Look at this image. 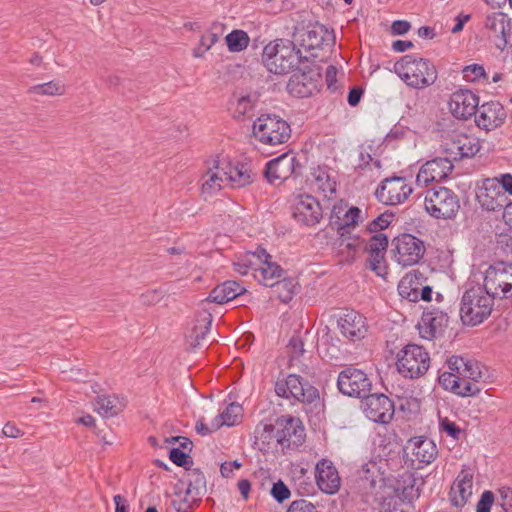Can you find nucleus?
Instances as JSON below:
<instances>
[{"mask_svg": "<svg viewBox=\"0 0 512 512\" xmlns=\"http://www.w3.org/2000/svg\"><path fill=\"white\" fill-rule=\"evenodd\" d=\"M393 69L407 86L414 89H425L438 78L436 66L429 59L414 54L401 57Z\"/></svg>", "mask_w": 512, "mask_h": 512, "instance_id": "obj_1", "label": "nucleus"}, {"mask_svg": "<svg viewBox=\"0 0 512 512\" xmlns=\"http://www.w3.org/2000/svg\"><path fill=\"white\" fill-rule=\"evenodd\" d=\"M262 61L271 73L282 75L307 61V57L302 55L293 41L277 39L264 47Z\"/></svg>", "mask_w": 512, "mask_h": 512, "instance_id": "obj_2", "label": "nucleus"}, {"mask_svg": "<svg viewBox=\"0 0 512 512\" xmlns=\"http://www.w3.org/2000/svg\"><path fill=\"white\" fill-rule=\"evenodd\" d=\"M494 298L481 286L467 289L461 299L460 318L464 325L476 326L487 319L494 305Z\"/></svg>", "mask_w": 512, "mask_h": 512, "instance_id": "obj_3", "label": "nucleus"}, {"mask_svg": "<svg viewBox=\"0 0 512 512\" xmlns=\"http://www.w3.org/2000/svg\"><path fill=\"white\" fill-rule=\"evenodd\" d=\"M277 396L302 403L306 406L317 407L320 395L316 387L296 374H289L285 379H279L274 387Z\"/></svg>", "mask_w": 512, "mask_h": 512, "instance_id": "obj_4", "label": "nucleus"}, {"mask_svg": "<svg viewBox=\"0 0 512 512\" xmlns=\"http://www.w3.org/2000/svg\"><path fill=\"white\" fill-rule=\"evenodd\" d=\"M424 207L435 219H453L459 211V198L454 191L436 186L425 192Z\"/></svg>", "mask_w": 512, "mask_h": 512, "instance_id": "obj_5", "label": "nucleus"}, {"mask_svg": "<svg viewBox=\"0 0 512 512\" xmlns=\"http://www.w3.org/2000/svg\"><path fill=\"white\" fill-rule=\"evenodd\" d=\"M253 135L263 144L278 145L286 143L290 139L291 128L280 116L265 114L254 121Z\"/></svg>", "mask_w": 512, "mask_h": 512, "instance_id": "obj_6", "label": "nucleus"}, {"mask_svg": "<svg viewBox=\"0 0 512 512\" xmlns=\"http://www.w3.org/2000/svg\"><path fill=\"white\" fill-rule=\"evenodd\" d=\"M396 366L405 378H419L429 369V353L420 345L408 344L398 353Z\"/></svg>", "mask_w": 512, "mask_h": 512, "instance_id": "obj_7", "label": "nucleus"}, {"mask_svg": "<svg viewBox=\"0 0 512 512\" xmlns=\"http://www.w3.org/2000/svg\"><path fill=\"white\" fill-rule=\"evenodd\" d=\"M483 288L491 296L505 299L512 296V264L499 261L485 271Z\"/></svg>", "mask_w": 512, "mask_h": 512, "instance_id": "obj_8", "label": "nucleus"}, {"mask_svg": "<svg viewBox=\"0 0 512 512\" xmlns=\"http://www.w3.org/2000/svg\"><path fill=\"white\" fill-rule=\"evenodd\" d=\"M337 387L343 395L363 399L370 393L372 381L363 370L349 366L339 373Z\"/></svg>", "mask_w": 512, "mask_h": 512, "instance_id": "obj_9", "label": "nucleus"}, {"mask_svg": "<svg viewBox=\"0 0 512 512\" xmlns=\"http://www.w3.org/2000/svg\"><path fill=\"white\" fill-rule=\"evenodd\" d=\"M394 260L402 267L417 264L425 253L422 240L411 234H402L392 241Z\"/></svg>", "mask_w": 512, "mask_h": 512, "instance_id": "obj_10", "label": "nucleus"}, {"mask_svg": "<svg viewBox=\"0 0 512 512\" xmlns=\"http://www.w3.org/2000/svg\"><path fill=\"white\" fill-rule=\"evenodd\" d=\"M275 442L282 449H295L305 441V428L299 418L282 416L276 420Z\"/></svg>", "mask_w": 512, "mask_h": 512, "instance_id": "obj_11", "label": "nucleus"}, {"mask_svg": "<svg viewBox=\"0 0 512 512\" xmlns=\"http://www.w3.org/2000/svg\"><path fill=\"white\" fill-rule=\"evenodd\" d=\"M412 191L413 188L405 177L392 176L380 182L375 196L381 203L395 206L405 202Z\"/></svg>", "mask_w": 512, "mask_h": 512, "instance_id": "obj_12", "label": "nucleus"}, {"mask_svg": "<svg viewBox=\"0 0 512 512\" xmlns=\"http://www.w3.org/2000/svg\"><path fill=\"white\" fill-rule=\"evenodd\" d=\"M361 407L367 418L379 423L388 424L394 416V402L385 394H368L362 399Z\"/></svg>", "mask_w": 512, "mask_h": 512, "instance_id": "obj_13", "label": "nucleus"}, {"mask_svg": "<svg viewBox=\"0 0 512 512\" xmlns=\"http://www.w3.org/2000/svg\"><path fill=\"white\" fill-rule=\"evenodd\" d=\"M449 370L459 374L461 382L477 389V394L482 390L478 383L485 376L484 366L478 361L462 356H451L447 360Z\"/></svg>", "mask_w": 512, "mask_h": 512, "instance_id": "obj_14", "label": "nucleus"}, {"mask_svg": "<svg viewBox=\"0 0 512 512\" xmlns=\"http://www.w3.org/2000/svg\"><path fill=\"white\" fill-rule=\"evenodd\" d=\"M301 165L293 153H284L266 164L264 175L269 183L282 182L297 175Z\"/></svg>", "mask_w": 512, "mask_h": 512, "instance_id": "obj_15", "label": "nucleus"}, {"mask_svg": "<svg viewBox=\"0 0 512 512\" xmlns=\"http://www.w3.org/2000/svg\"><path fill=\"white\" fill-rule=\"evenodd\" d=\"M320 74L317 70L304 67L295 71L287 83V91L297 98L310 97L317 90Z\"/></svg>", "mask_w": 512, "mask_h": 512, "instance_id": "obj_16", "label": "nucleus"}, {"mask_svg": "<svg viewBox=\"0 0 512 512\" xmlns=\"http://www.w3.org/2000/svg\"><path fill=\"white\" fill-rule=\"evenodd\" d=\"M252 257L257 258L258 261V263H254L252 260H249L250 266L258 265V267L253 268L254 278L262 285L270 287L284 274V270L277 263L271 261L272 257L265 249H257L252 254Z\"/></svg>", "mask_w": 512, "mask_h": 512, "instance_id": "obj_17", "label": "nucleus"}, {"mask_svg": "<svg viewBox=\"0 0 512 512\" xmlns=\"http://www.w3.org/2000/svg\"><path fill=\"white\" fill-rule=\"evenodd\" d=\"M404 450L407 456L411 455L412 462H417L416 469L429 465L438 455L434 441L423 436L411 438Z\"/></svg>", "mask_w": 512, "mask_h": 512, "instance_id": "obj_18", "label": "nucleus"}, {"mask_svg": "<svg viewBox=\"0 0 512 512\" xmlns=\"http://www.w3.org/2000/svg\"><path fill=\"white\" fill-rule=\"evenodd\" d=\"M473 478L474 473L468 467H463L458 473L448 493L453 507L462 509L468 503L473 494Z\"/></svg>", "mask_w": 512, "mask_h": 512, "instance_id": "obj_19", "label": "nucleus"}, {"mask_svg": "<svg viewBox=\"0 0 512 512\" xmlns=\"http://www.w3.org/2000/svg\"><path fill=\"white\" fill-rule=\"evenodd\" d=\"M293 218L305 226H315L323 217L319 201L311 195H299L293 206Z\"/></svg>", "mask_w": 512, "mask_h": 512, "instance_id": "obj_20", "label": "nucleus"}, {"mask_svg": "<svg viewBox=\"0 0 512 512\" xmlns=\"http://www.w3.org/2000/svg\"><path fill=\"white\" fill-rule=\"evenodd\" d=\"M454 166L451 159L435 158L423 164L416 176V184L419 187H426L434 181H440L448 177Z\"/></svg>", "mask_w": 512, "mask_h": 512, "instance_id": "obj_21", "label": "nucleus"}, {"mask_svg": "<svg viewBox=\"0 0 512 512\" xmlns=\"http://www.w3.org/2000/svg\"><path fill=\"white\" fill-rule=\"evenodd\" d=\"M479 139L467 134H455L445 144V151L449 159L457 161L463 158H471L480 151Z\"/></svg>", "mask_w": 512, "mask_h": 512, "instance_id": "obj_22", "label": "nucleus"}, {"mask_svg": "<svg viewBox=\"0 0 512 512\" xmlns=\"http://www.w3.org/2000/svg\"><path fill=\"white\" fill-rule=\"evenodd\" d=\"M449 107L456 118L468 119L476 115L479 97L471 90L459 89L451 95Z\"/></svg>", "mask_w": 512, "mask_h": 512, "instance_id": "obj_23", "label": "nucleus"}, {"mask_svg": "<svg viewBox=\"0 0 512 512\" xmlns=\"http://www.w3.org/2000/svg\"><path fill=\"white\" fill-rule=\"evenodd\" d=\"M507 117L506 111L499 102L491 101L482 104L478 108L476 125L486 131L494 130L501 126Z\"/></svg>", "mask_w": 512, "mask_h": 512, "instance_id": "obj_24", "label": "nucleus"}, {"mask_svg": "<svg viewBox=\"0 0 512 512\" xmlns=\"http://www.w3.org/2000/svg\"><path fill=\"white\" fill-rule=\"evenodd\" d=\"M342 335L352 341L364 338L367 332L366 318L355 310H346L338 320Z\"/></svg>", "mask_w": 512, "mask_h": 512, "instance_id": "obj_25", "label": "nucleus"}, {"mask_svg": "<svg viewBox=\"0 0 512 512\" xmlns=\"http://www.w3.org/2000/svg\"><path fill=\"white\" fill-rule=\"evenodd\" d=\"M448 321V315L442 311L433 310L424 312L421 317V322L418 325L419 333L422 338L431 340L444 332Z\"/></svg>", "mask_w": 512, "mask_h": 512, "instance_id": "obj_26", "label": "nucleus"}, {"mask_svg": "<svg viewBox=\"0 0 512 512\" xmlns=\"http://www.w3.org/2000/svg\"><path fill=\"white\" fill-rule=\"evenodd\" d=\"M316 483L319 489L326 494H334L340 488V477L333 463L322 459L316 464Z\"/></svg>", "mask_w": 512, "mask_h": 512, "instance_id": "obj_27", "label": "nucleus"}, {"mask_svg": "<svg viewBox=\"0 0 512 512\" xmlns=\"http://www.w3.org/2000/svg\"><path fill=\"white\" fill-rule=\"evenodd\" d=\"M482 207L488 211H498L506 206V194L496 187V180H485L483 191L478 195Z\"/></svg>", "mask_w": 512, "mask_h": 512, "instance_id": "obj_28", "label": "nucleus"}, {"mask_svg": "<svg viewBox=\"0 0 512 512\" xmlns=\"http://www.w3.org/2000/svg\"><path fill=\"white\" fill-rule=\"evenodd\" d=\"M485 27L499 39L500 43H497V47L504 48L507 45V36L511 30V20L507 14L494 12L488 15L485 20Z\"/></svg>", "mask_w": 512, "mask_h": 512, "instance_id": "obj_29", "label": "nucleus"}, {"mask_svg": "<svg viewBox=\"0 0 512 512\" xmlns=\"http://www.w3.org/2000/svg\"><path fill=\"white\" fill-rule=\"evenodd\" d=\"M245 288L236 281H225L224 283L216 286L209 296L201 303L204 306L206 303L224 304L235 299L237 296L243 294Z\"/></svg>", "mask_w": 512, "mask_h": 512, "instance_id": "obj_30", "label": "nucleus"}, {"mask_svg": "<svg viewBox=\"0 0 512 512\" xmlns=\"http://www.w3.org/2000/svg\"><path fill=\"white\" fill-rule=\"evenodd\" d=\"M438 382L445 390H449L458 396L471 397L477 395V389L461 382L459 374L452 370L440 374Z\"/></svg>", "mask_w": 512, "mask_h": 512, "instance_id": "obj_31", "label": "nucleus"}, {"mask_svg": "<svg viewBox=\"0 0 512 512\" xmlns=\"http://www.w3.org/2000/svg\"><path fill=\"white\" fill-rule=\"evenodd\" d=\"M228 170L223 175L234 188L244 187L254 180V174L248 164L227 162Z\"/></svg>", "mask_w": 512, "mask_h": 512, "instance_id": "obj_32", "label": "nucleus"}, {"mask_svg": "<svg viewBox=\"0 0 512 512\" xmlns=\"http://www.w3.org/2000/svg\"><path fill=\"white\" fill-rule=\"evenodd\" d=\"M195 322L196 323L190 334V345L193 348L199 347L201 345V341L205 339L207 333L210 331L212 325V314L206 310V308H203V310L197 314Z\"/></svg>", "mask_w": 512, "mask_h": 512, "instance_id": "obj_33", "label": "nucleus"}, {"mask_svg": "<svg viewBox=\"0 0 512 512\" xmlns=\"http://www.w3.org/2000/svg\"><path fill=\"white\" fill-rule=\"evenodd\" d=\"M314 185L325 197H330L336 192L337 183L326 167L318 166L312 172Z\"/></svg>", "mask_w": 512, "mask_h": 512, "instance_id": "obj_34", "label": "nucleus"}, {"mask_svg": "<svg viewBox=\"0 0 512 512\" xmlns=\"http://www.w3.org/2000/svg\"><path fill=\"white\" fill-rule=\"evenodd\" d=\"M93 406L94 411L103 417L115 416L123 409V405L116 396H99Z\"/></svg>", "mask_w": 512, "mask_h": 512, "instance_id": "obj_35", "label": "nucleus"}, {"mask_svg": "<svg viewBox=\"0 0 512 512\" xmlns=\"http://www.w3.org/2000/svg\"><path fill=\"white\" fill-rule=\"evenodd\" d=\"M242 415V407L238 403H230L225 410L217 415L213 420V428L222 426H234L238 423Z\"/></svg>", "mask_w": 512, "mask_h": 512, "instance_id": "obj_36", "label": "nucleus"}, {"mask_svg": "<svg viewBox=\"0 0 512 512\" xmlns=\"http://www.w3.org/2000/svg\"><path fill=\"white\" fill-rule=\"evenodd\" d=\"M181 483L186 484L188 494L193 493L199 498L206 491V479L199 469L188 470L185 479Z\"/></svg>", "mask_w": 512, "mask_h": 512, "instance_id": "obj_37", "label": "nucleus"}, {"mask_svg": "<svg viewBox=\"0 0 512 512\" xmlns=\"http://www.w3.org/2000/svg\"><path fill=\"white\" fill-rule=\"evenodd\" d=\"M423 278L422 273L417 270L407 274L399 284L400 294L407 297L410 301H416L418 298L419 290L417 287H412L413 284H420Z\"/></svg>", "mask_w": 512, "mask_h": 512, "instance_id": "obj_38", "label": "nucleus"}, {"mask_svg": "<svg viewBox=\"0 0 512 512\" xmlns=\"http://www.w3.org/2000/svg\"><path fill=\"white\" fill-rule=\"evenodd\" d=\"M270 287L281 302L288 303L295 294L296 284L291 278H283L276 280Z\"/></svg>", "mask_w": 512, "mask_h": 512, "instance_id": "obj_39", "label": "nucleus"}, {"mask_svg": "<svg viewBox=\"0 0 512 512\" xmlns=\"http://www.w3.org/2000/svg\"><path fill=\"white\" fill-rule=\"evenodd\" d=\"M200 500L201 498L193 493L188 494V490L185 489V495L178 492L175 493V498L172 499L171 505L177 512H192Z\"/></svg>", "mask_w": 512, "mask_h": 512, "instance_id": "obj_40", "label": "nucleus"}, {"mask_svg": "<svg viewBox=\"0 0 512 512\" xmlns=\"http://www.w3.org/2000/svg\"><path fill=\"white\" fill-rule=\"evenodd\" d=\"M361 214H362V211L358 207L353 206V207L349 208L345 212L341 222L338 225L337 230H338L339 235L343 237L345 234H349V230L351 228H355L356 225L360 221H362Z\"/></svg>", "mask_w": 512, "mask_h": 512, "instance_id": "obj_41", "label": "nucleus"}, {"mask_svg": "<svg viewBox=\"0 0 512 512\" xmlns=\"http://www.w3.org/2000/svg\"><path fill=\"white\" fill-rule=\"evenodd\" d=\"M229 51L241 52L245 50L250 42L248 34L243 30H233L225 37Z\"/></svg>", "mask_w": 512, "mask_h": 512, "instance_id": "obj_42", "label": "nucleus"}, {"mask_svg": "<svg viewBox=\"0 0 512 512\" xmlns=\"http://www.w3.org/2000/svg\"><path fill=\"white\" fill-rule=\"evenodd\" d=\"M30 94L42 96H61L65 93V86L59 81H50L31 86L28 90Z\"/></svg>", "mask_w": 512, "mask_h": 512, "instance_id": "obj_43", "label": "nucleus"}, {"mask_svg": "<svg viewBox=\"0 0 512 512\" xmlns=\"http://www.w3.org/2000/svg\"><path fill=\"white\" fill-rule=\"evenodd\" d=\"M295 37L306 50L320 47L323 41V37L316 30H303L295 34Z\"/></svg>", "mask_w": 512, "mask_h": 512, "instance_id": "obj_44", "label": "nucleus"}, {"mask_svg": "<svg viewBox=\"0 0 512 512\" xmlns=\"http://www.w3.org/2000/svg\"><path fill=\"white\" fill-rule=\"evenodd\" d=\"M224 184V178L220 176V171H214L211 167L208 169L206 179L202 184L203 194H213L219 191Z\"/></svg>", "mask_w": 512, "mask_h": 512, "instance_id": "obj_45", "label": "nucleus"}, {"mask_svg": "<svg viewBox=\"0 0 512 512\" xmlns=\"http://www.w3.org/2000/svg\"><path fill=\"white\" fill-rule=\"evenodd\" d=\"M386 252L368 253V268L376 273L377 276L384 277L387 274V263L385 259Z\"/></svg>", "mask_w": 512, "mask_h": 512, "instance_id": "obj_46", "label": "nucleus"}, {"mask_svg": "<svg viewBox=\"0 0 512 512\" xmlns=\"http://www.w3.org/2000/svg\"><path fill=\"white\" fill-rule=\"evenodd\" d=\"M394 219V214L392 212H384L380 214L378 217H376L374 220H372L367 225V231L369 233L378 234L381 233L382 230L389 227L391 222Z\"/></svg>", "mask_w": 512, "mask_h": 512, "instance_id": "obj_47", "label": "nucleus"}, {"mask_svg": "<svg viewBox=\"0 0 512 512\" xmlns=\"http://www.w3.org/2000/svg\"><path fill=\"white\" fill-rule=\"evenodd\" d=\"M388 247V237L384 233L374 234L365 244L364 249L367 253L386 252Z\"/></svg>", "mask_w": 512, "mask_h": 512, "instance_id": "obj_48", "label": "nucleus"}, {"mask_svg": "<svg viewBox=\"0 0 512 512\" xmlns=\"http://www.w3.org/2000/svg\"><path fill=\"white\" fill-rule=\"evenodd\" d=\"M219 40V34L217 32H209L203 35L200 39V43L193 50V56L195 58L202 57L216 42Z\"/></svg>", "mask_w": 512, "mask_h": 512, "instance_id": "obj_49", "label": "nucleus"}, {"mask_svg": "<svg viewBox=\"0 0 512 512\" xmlns=\"http://www.w3.org/2000/svg\"><path fill=\"white\" fill-rule=\"evenodd\" d=\"M275 432V425L272 424H265L262 427L258 426L256 428V438L263 444V447L260 448L261 450L265 449L264 445L269 446L271 441L275 440Z\"/></svg>", "mask_w": 512, "mask_h": 512, "instance_id": "obj_50", "label": "nucleus"}, {"mask_svg": "<svg viewBox=\"0 0 512 512\" xmlns=\"http://www.w3.org/2000/svg\"><path fill=\"white\" fill-rule=\"evenodd\" d=\"M271 495L277 502L282 503L290 498L291 492L287 485L283 481L279 480L273 484Z\"/></svg>", "mask_w": 512, "mask_h": 512, "instance_id": "obj_51", "label": "nucleus"}, {"mask_svg": "<svg viewBox=\"0 0 512 512\" xmlns=\"http://www.w3.org/2000/svg\"><path fill=\"white\" fill-rule=\"evenodd\" d=\"M463 76L468 81H477L481 77H485V69L482 65L472 64L463 68Z\"/></svg>", "mask_w": 512, "mask_h": 512, "instance_id": "obj_52", "label": "nucleus"}, {"mask_svg": "<svg viewBox=\"0 0 512 512\" xmlns=\"http://www.w3.org/2000/svg\"><path fill=\"white\" fill-rule=\"evenodd\" d=\"M286 512H319L317 507L306 499L291 502Z\"/></svg>", "mask_w": 512, "mask_h": 512, "instance_id": "obj_53", "label": "nucleus"}, {"mask_svg": "<svg viewBox=\"0 0 512 512\" xmlns=\"http://www.w3.org/2000/svg\"><path fill=\"white\" fill-rule=\"evenodd\" d=\"M253 107V103L250 96H242L237 99L235 109H234V117L241 118L245 116Z\"/></svg>", "mask_w": 512, "mask_h": 512, "instance_id": "obj_54", "label": "nucleus"}, {"mask_svg": "<svg viewBox=\"0 0 512 512\" xmlns=\"http://www.w3.org/2000/svg\"><path fill=\"white\" fill-rule=\"evenodd\" d=\"M498 503L504 510V512H512V488L501 487L498 489Z\"/></svg>", "mask_w": 512, "mask_h": 512, "instance_id": "obj_55", "label": "nucleus"}, {"mask_svg": "<svg viewBox=\"0 0 512 512\" xmlns=\"http://www.w3.org/2000/svg\"><path fill=\"white\" fill-rule=\"evenodd\" d=\"M440 429L455 440H459L463 434V431L460 429V427L457 426L453 421H450L448 418L441 419Z\"/></svg>", "mask_w": 512, "mask_h": 512, "instance_id": "obj_56", "label": "nucleus"}, {"mask_svg": "<svg viewBox=\"0 0 512 512\" xmlns=\"http://www.w3.org/2000/svg\"><path fill=\"white\" fill-rule=\"evenodd\" d=\"M494 501V493L489 490L484 491L477 503L476 512H490Z\"/></svg>", "mask_w": 512, "mask_h": 512, "instance_id": "obj_57", "label": "nucleus"}, {"mask_svg": "<svg viewBox=\"0 0 512 512\" xmlns=\"http://www.w3.org/2000/svg\"><path fill=\"white\" fill-rule=\"evenodd\" d=\"M169 459L180 467H186L189 463V455L180 448H172L169 452Z\"/></svg>", "mask_w": 512, "mask_h": 512, "instance_id": "obj_58", "label": "nucleus"}, {"mask_svg": "<svg viewBox=\"0 0 512 512\" xmlns=\"http://www.w3.org/2000/svg\"><path fill=\"white\" fill-rule=\"evenodd\" d=\"M492 180H496V187L500 184L504 193L512 195V175L510 173L501 174L499 177H495Z\"/></svg>", "mask_w": 512, "mask_h": 512, "instance_id": "obj_59", "label": "nucleus"}, {"mask_svg": "<svg viewBox=\"0 0 512 512\" xmlns=\"http://www.w3.org/2000/svg\"><path fill=\"white\" fill-rule=\"evenodd\" d=\"M288 348L291 349L292 357H299L304 352V343L298 336H293L288 343Z\"/></svg>", "mask_w": 512, "mask_h": 512, "instance_id": "obj_60", "label": "nucleus"}, {"mask_svg": "<svg viewBox=\"0 0 512 512\" xmlns=\"http://www.w3.org/2000/svg\"><path fill=\"white\" fill-rule=\"evenodd\" d=\"M162 293L158 290H150L141 295V302L144 305H154L160 301Z\"/></svg>", "mask_w": 512, "mask_h": 512, "instance_id": "obj_61", "label": "nucleus"}, {"mask_svg": "<svg viewBox=\"0 0 512 512\" xmlns=\"http://www.w3.org/2000/svg\"><path fill=\"white\" fill-rule=\"evenodd\" d=\"M340 236V246H345L349 250L357 251L360 249L362 242L358 237Z\"/></svg>", "mask_w": 512, "mask_h": 512, "instance_id": "obj_62", "label": "nucleus"}, {"mask_svg": "<svg viewBox=\"0 0 512 512\" xmlns=\"http://www.w3.org/2000/svg\"><path fill=\"white\" fill-rule=\"evenodd\" d=\"M411 28V24L406 20H396L391 25V32L394 35H404Z\"/></svg>", "mask_w": 512, "mask_h": 512, "instance_id": "obj_63", "label": "nucleus"}, {"mask_svg": "<svg viewBox=\"0 0 512 512\" xmlns=\"http://www.w3.org/2000/svg\"><path fill=\"white\" fill-rule=\"evenodd\" d=\"M363 95V89L358 87V86H354L350 89L349 93H348V103L350 106H356L358 105V103L360 102L361 100V97Z\"/></svg>", "mask_w": 512, "mask_h": 512, "instance_id": "obj_64", "label": "nucleus"}]
</instances>
